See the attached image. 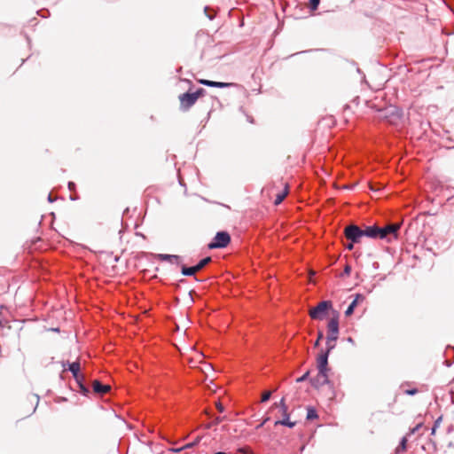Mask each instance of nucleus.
<instances>
[{
	"instance_id": "473e14b6",
	"label": "nucleus",
	"mask_w": 454,
	"mask_h": 454,
	"mask_svg": "<svg viewBox=\"0 0 454 454\" xmlns=\"http://www.w3.org/2000/svg\"><path fill=\"white\" fill-rule=\"evenodd\" d=\"M405 393L409 395H413L418 393V389L417 388L408 389L405 391Z\"/></svg>"
},
{
	"instance_id": "ea45409f",
	"label": "nucleus",
	"mask_w": 454,
	"mask_h": 454,
	"mask_svg": "<svg viewBox=\"0 0 454 454\" xmlns=\"http://www.w3.org/2000/svg\"><path fill=\"white\" fill-rule=\"evenodd\" d=\"M269 420H270L269 417L265 418L264 420L257 427V428L262 427Z\"/></svg>"
},
{
	"instance_id": "7c9ffc66",
	"label": "nucleus",
	"mask_w": 454,
	"mask_h": 454,
	"mask_svg": "<svg viewBox=\"0 0 454 454\" xmlns=\"http://www.w3.org/2000/svg\"><path fill=\"white\" fill-rule=\"evenodd\" d=\"M309 375V372H306L302 376H301L300 378H298V379L296 380V381H297V382H302V381H304V380H306L308 379Z\"/></svg>"
},
{
	"instance_id": "79ce46f5",
	"label": "nucleus",
	"mask_w": 454,
	"mask_h": 454,
	"mask_svg": "<svg viewBox=\"0 0 454 454\" xmlns=\"http://www.w3.org/2000/svg\"><path fill=\"white\" fill-rule=\"evenodd\" d=\"M48 201L49 202H52L53 201V199H52L51 194H49V196H48Z\"/></svg>"
},
{
	"instance_id": "f704fd0d",
	"label": "nucleus",
	"mask_w": 454,
	"mask_h": 454,
	"mask_svg": "<svg viewBox=\"0 0 454 454\" xmlns=\"http://www.w3.org/2000/svg\"><path fill=\"white\" fill-rule=\"evenodd\" d=\"M215 405H216V409H217L220 412H223V411H224V407H223V405L220 402L216 403V404H215Z\"/></svg>"
},
{
	"instance_id": "aec40b11",
	"label": "nucleus",
	"mask_w": 454,
	"mask_h": 454,
	"mask_svg": "<svg viewBox=\"0 0 454 454\" xmlns=\"http://www.w3.org/2000/svg\"><path fill=\"white\" fill-rule=\"evenodd\" d=\"M337 340H329L326 338V349L324 353L330 354V352L335 348V341Z\"/></svg>"
},
{
	"instance_id": "4468645a",
	"label": "nucleus",
	"mask_w": 454,
	"mask_h": 454,
	"mask_svg": "<svg viewBox=\"0 0 454 454\" xmlns=\"http://www.w3.org/2000/svg\"><path fill=\"white\" fill-rule=\"evenodd\" d=\"M359 300H364V296L360 294H357L356 295V298L354 299V301L348 305V307L347 308V309L345 311V315L347 317L353 314L354 309H355L356 306L357 305V302Z\"/></svg>"
},
{
	"instance_id": "bb28decb",
	"label": "nucleus",
	"mask_w": 454,
	"mask_h": 454,
	"mask_svg": "<svg viewBox=\"0 0 454 454\" xmlns=\"http://www.w3.org/2000/svg\"><path fill=\"white\" fill-rule=\"evenodd\" d=\"M270 396H271V392L270 391L264 392L262 394V402L265 403V402L269 401Z\"/></svg>"
},
{
	"instance_id": "72a5a7b5",
	"label": "nucleus",
	"mask_w": 454,
	"mask_h": 454,
	"mask_svg": "<svg viewBox=\"0 0 454 454\" xmlns=\"http://www.w3.org/2000/svg\"><path fill=\"white\" fill-rule=\"evenodd\" d=\"M225 419V417H216L215 419L214 424L218 425Z\"/></svg>"
},
{
	"instance_id": "0eeeda50",
	"label": "nucleus",
	"mask_w": 454,
	"mask_h": 454,
	"mask_svg": "<svg viewBox=\"0 0 454 454\" xmlns=\"http://www.w3.org/2000/svg\"><path fill=\"white\" fill-rule=\"evenodd\" d=\"M178 99L180 101V110L182 112L188 111L197 102L196 96L193 95L192 92L189 91L180 94Z\"/></svg>"
},
{
	"instance_id": "20e7f679",
	"label": "nucleus",
	"mask_w": 454,
	"mask_h": 454,
	"mask_svg": "<svg viewBox=\"0 0 454 454\" xmlns=\"http://www.w3.org/2000/svg\"><path fill=\"white\" fill-rule=\"evenodd\" d=\"M344 234L346 239L352 241V243H360L364 238L363 229L356 224H349L346 226L344 229Z\"/></svg>"
},
{
	"instance_id": "6e6552de",
	"label": "nucleus",
	"mask_w": 454,
	"mask_h": 454,
	"mask_svg": "<svg viewBox=\"0 0 454 454\" xmlns=\"http://www.w3.org/2000/svg\"><path fill=\"white\" fill-rule=\"evenodd\" d=\"M311 385L316 387L319 388L323 387L325 384L329 383L327 372H320L318 371L317 375L312 379H310Z\"/></svg>"
},
{
	"instance_id": "4be33fe9",
	"label": "nucleus",
	"mask_w": 454,
	"mask_h": 454,
	"mask_svg": "<svg viewBox=\"0 0 454 454\" xmlns=\"http://www.w3.org/2000/svg\"><path fill=\"white\" fill-rule=\"evenodd\" d=\"M442 417H439L434 423V426L431 429V434H434L435 431H436V428L440 426L441 422H442Z\"/></svg>"
},
{
	"instance_id": "6ab92c4d",
	"label": "nucleus",
	"mask_w": 454,
	"mask_h": 454,
	"mask_svg": "<svg viewBox=\"0 0 454 454\" xmlns=\"http://www.w3.org/2000/svg\"><path fill=\"white\" fill-rule=\"evenodd\" d=\"M407 441H408L407 436H403L401 439L400 443L395 450L396 453H399L400 451H404L406 450Z\"/></svg>"
},
{
	"instance_id": "2eb2a0df",
	"label": "nucleus",
	"mask_w": 454,
	"mask_h": 454,
	"mask_svg": "<svg viewBox=\"0 0 454 454\" xmlns=\"http://www.w3.org/2000/svg\"><path fill=\"white\" fill-rule=\"evenodd\" d=\"M235 85L236 84L231 83V82H215V81H212L210 83V87L220 88V89L229 88V87L235 86Z\"/></svg>"
},
{
	"instance_id": "dca6fc26",
	"label": "nucleus",
	"mask_w": 454,
	"mask_h": 454,
	"mask_svg": "<svg viewBox=\"0 0 454 454\" xmlns=\"http://www.w3.org/2000/svg\"><path fill=\"white\" fill-rule=\"evenodd\" d=\"M68 371L72 372V374H77L80 372V363L78 361L69 363L67 362Z\"/></svg>"
},
{
	"instance_id": "b1692460",
	"label": "nucleus",
	"mask_w": 454,
	"mask_h": 454,
	"mask_svg": "<svg viewBox=\"0 0 454 454\" xmlns=\"http://www.w3.org/2000/svg\"><path fill=\"white\" fill-rule=\"evenodd\" d=\"M320 0H309L310 9L315 11L319 5Z\"/></svg>"
},
{
	"instance_id": "5701e85b",
	"label": "nucleus",
	"mask_w": 454,
	"mask_h": 454,
	"mask_svg": "<svg viewBox=\"0 0 454 454\" xmlns=\"http://www.w3.org/2000/svg\"><path fill=\"white\" fill-rule=\"evenodd\" d=\"M192 93L196 96V98L198 99L200 97H202L206 94V90H204L203 88H200Z\"/></svg>"
},
{
	"instance_id": "9b49d317",
	"label": "nucleus",
	"mask_w": 454,
	"mask_h": 454,
	"mask_svg": "<svg viewBox=\"0 0 454 454\" xmlns=\"http://www.w3.org/2000/svg\"><path fill=\"white\" fill-rule=\"evenodd\" d=\"M93 391L97 394L104 395L110 391L109 385L102 384L98 380H94L92 383Z\"/></svg>"
},
{
	"instance_id": "f03ea898",
	"label": "nucleus",
	"mask_w": 454,
	"mask_h": 454,
	"mask_svg": "<svg viewBox=\"0 0 454 454\" xmlns=\"http://www.w3.org/2000/svg\"><path fill=\"white\" fill-rule=\"evenodd\" d=\"M400 227L401 225L399 223H390L384 227H380L379 239H386L388 242L397 239Z\"/></svg>"
},
{
	"instance_id": "e433bc0d",
	"label": "nucleus",
	"mask_w": 454,
	"mask_h": 454,
	"mask_svg": "<svg viewBox=\"0 0 454 454\" xmlns=\"http://www.w3.org/2000/svg\"><path fill=\"white\" fill-rule=\"evenodd\" d=\"M354 244H355V243H352V241H349V243H348V244H347L345 247H346V248H347L348 250L351 251V250H353V249H354Z\"/></svg>"
},
{
	"instance_id": "a18cd8bd",
	"label": "nucleus",
	"mask_w": 454,
	"mask_h": 454,
	"mask_svg": "<svg viewBox=\"0 0 454 454\" xmlns=\"http://www.w3.org/2000/svg\"><path fill=\"white\" fill-rule=\"evenodd\" d=\"M34 398L36 399L37 402L39 401V396L37 395H35Z\"/></svg>"
},
{
	"instance_id": "a878e982",
	"label": "nucleus",
	"mask_w": 454,
	"mask_h": 454,
	"mask_svg": "<svg viewBox=\"0 0 454 454\" xmlns=\"http://www.w3.org/2000/svg\"><path fill=\"white\" fill-rule=\"evenodd\" d=\"M79 386V388H80V391L82 394L83 395H87L89 393V389L88 387L83 384V382H80V384H78Z\"/></svg>"
},
{
	"instance_id": "4c0bfd02",
	"label": "nucleus",
	"mask_w": 454,
	"mask_h": 454,
	"mask_svg": "<svg viewBox=\"0 0 454 454\" xmlns=\"http://www.w3.org/2000/svg\"><path fill=\"white\" fill-rule=\"evenodd\" d=\"M74 380L77 382V384H80V382H83L84 377L82 374H80V377H77Z\"/></svg>"
},
{
	"instance_id": "a19ab883",
	"label": "nucleus",
	"mask_w": 454,
	"mask_h": 454,
	"mask_svg": "<svg viewBox=\"0 0 454 454\" xmlns=\"http://www.w3.org/2000/svg\"><path fill=\"white\" fill-rule=\"evenodd\" d=\"M184 449L181 448H177V449H172L171 450L174 451V452H179L181 450H183Z\"/></svg>"
},
{
	"instance_id": "412c9836",
	"label": "nucleus",
	"mask_w": 454,
	"mask_h": 454,
	"mask_svg": "<svg viewBox=\"0 0 454 454\" xmlns=\"http://www.w3.org/2000/svg\"><path fill=\"white\" fill-rule=\"evenodd\" d=\"M200 440H201V437H197L193 442H192L190 443H187L184 446H183L182 449L192 448V447L196 446L200 442Z\"/></svg>"
},
{
	"instance_id": "c9c22d12",
	"label": "nucleus",
	"mask_w": 454,
	"mask_h": 454,
	"mask_svg": "<svg viewBox=\"0 0 454 454\" xmlns=\"http://www.w3.org/2000/svg\"><path fill=\"white\" fill-rule=\"evenodd\" d=\"M350 272H351V267L349 265H346L345 268H344L343 273L345 275H349Z\"/></svg>"
},
{
	"instance_id": "f8f14e48",
	"label": "nucleus",
	"mask_w": 454,
	"mask_h": 454,
	"mask_svg": "<svg viewBox=\"0 0 454 454\" xmlns=\"http://www.w3.org/2000/svg\"><path fill=\"white\" fill-rule=\"evenodd\" d=\"M283 419L281 420L275 421V426L281 425L285 427H288L290 428L294 427L296 422L290 421V415L288 413V409L286 410V412H282Z\"/></svg>"
},
{
	"instance_id": "c85d7f7f",
	"label": "nucleus",
	"mask_w": 454,
	"mask_h": 454,
	"mask_svg": "<svg viewBox=\"0 0 454 454\" xmlns=\"http://www.w3.org/2000/svg\"><path fill=\"white\" fill-rule=\"evenodd\" d=\"M422 425H423L422 423H419L418 425H416L413 428H411L410 430L408 435L415 434L417 431H419L421 428Z\"/></svg>"
},
{
	"instance_id": "7ed1b4c3",
	"label": "nucleus",
	"mask_w": 454,
	"mask_h": 454,
	"mask_svg": "<svg viewBox=\"0 0 454 454\" xmlns=\"http://www.w3.org/2000/svg\"><path fill=\"white\" fill-rule=\"evenodd\" d=\"M230 242L231 236L227 231H218L207 247L209 249L224 248Z\"/></svg>"
},
{
	"instance_id": "ddd939ff",
	"label": "nucleus",
	"mask_w": 454,
	"mask_h": 454,
	"mask_svg": "<svg viewBox=\"0 0 454 454\" xmlns=\"http://www.w3.org/2000/svg\"><path fill=\"white\" fill-rule=\"evenodd\" d=\"M158 257L160 261H168L170 263L179 264L181 262V256L176 254H160Z\"/></svg>"
},
{
	"instance_id": "423d86ee",
	"label": "nucleus",
	"mask_w": 454,
	"mask_h": 454,
	"mask_svg": "<svg viewBox=\"0 0 454 454\" xmlns=\"http://www.w3.org/2000/svg\"><path fill=\"white\" fill-rule=\"evenodd\" d=\"M211 257L207 256L201 259L196 265L192 267H187L185 265L182 266L181 272L184 276H194L196 272L202 270L206 265H207L211 262Z\"/></svg>"
},
{
	"instance_id": "c03bdc74",
	"label": "nucleus",
	"mask_w": 454,
	"mask_h": 454,
	"mask_svg": "<svg viewBox=\"0 0 454 454\" xmlns=\"http://www.w3.org/2000/svg\"><path fill=\"white\" fill-rule=\"evenodd\" d=\"M214 454H227L226 452H223V451H218V452H215Z\"/></svg>"
},
{
	"instance_id": "2f4dec72",
	"label": "nucleus",
	"mask_w": 454,
	"mask_h": 454,
	"mask_svg": "<svg viewBox=\"0 0 454 454\" xmlns=\"http://www.w3.org/2000/svg\"><path fill=\"white\" fill-rule=\"evenodd\" d=\"M199 82H200V83H201V84H203L205 86L210 87V83H211L212 81L206 80V79H201Z\"/></svg>"
},
{
	"instance_id": "9d476101",
	"label": "nucleus",
	"mask_w": 454,
	"mask_h": 454,
	"mask_svg": "<svg viewBox=\"0 0 454 454\" xmlns=\"http://www.w3.org/2000/svg\"><path fill=\"white\" fill-rule=\"evenodd\" d=\"M379 231L380 227L377 225L366 226L364 230H363L364 237H367L370 239H379Z\"/></svg>"
},
{
	"instance_id": "1a4fd4ad",
	"label": "nucleus",
	"mask_w": 454,
	"mask_h": 454,
	"mask_svg": "<svg viewBox=\"0 0 454 454\" xmlns=\"http://www.w3.org/2000/svg\"><path fill=\"white\" fill-rule=\"evenodd\" d=\"M329 354L322 352L317 357V370L320 372H327Z\"/></svg>"
},
{
	"instance_id": "c756f323",
	"label": "nucleus",
	"mask_w": 454,
	"mask_h": 454,
	"mask_svg": "<svg viewBox=\"0 0 454 454\" xmlns=\"http://www.w3.org/2000/svg\"><path fill=\"white\" fill-rule=\"evenodd\" d=\"M279 406L282 411V412H286V410H287V405L286 404L285 398H282L279 402Z\"/></svg>"
},
{
	"instance_id": "cd10ccee",
	"label": "nucleus",
	"mask_w": 454,
	"mask_h": 454,
	"mask_svg": "<svg viewBox=\"0 0 454 454\" xmlns=\"http://www.w3.org/2000/svg\"><path fill=\"white\" fill-rule=\"evenodd\" d=\"M209 11H210V8H209L208 6H206V7L204 8V12H205L206 16H207L210 20H214V18H215V14H214V13H210V12H209Z\"/></svg>"
},
{
	"instance_id": "393cba45",
	"label": "nucleus",
	"mask_w": 454,
	"mask_h": 454,
	"mask_svg": "<svg viewBox=\"0 0 454 454\" xmlns=\"http://www.w3.org/2000/svg\"><path fill=\"white\" fill-rule=\"evenodd\" d=\"M324 337V333L322 331H318L317 333V338L314 343V347H318L319 346V343H320V340L323 339Z\"/></svg>"
},
{
	"instance_id": "58836bf2",
	"label": "nucleus",
	"mask_w": 454,
	"mask_h": 454,
	"mask_svg": "<svg viewBox=\"0 0 454 454\" xmlns=\"http://www.w3.org/2000/svg\"><path fill=\"white\" fill-rule=\"evenodd\" d=\"M74 187H75L74 183H73V182H69V183H68V189H69L70 191H73V190L74 189Z\"/></svg>"
},
{
	"instance_id": "39448f33",
	"label": "nucleus",
	"mask_w": 454,
	"mask_h": 454,
	"mask_svg": "<svg viewBox=\"0 0 454 454\" xmlns=\"http://www.w3.org/2000/svg\"><path fill=\"white\" fill-rule=\"evenodd\" d=\"M333 316L330 318L327 324V339L337 340L339 337V313L336 310H333Z\"/></svg>"
},
{
	"instance_id": "37998d69",
	"label": "nucleus",
	"mask_w": 454,
	"mask_h": 454,
	"mask_svg": "<svg viewBox=\"0 0 454 454\" xmlns=\"http://www.w3.org/2000/svg\"><path fill=\"white\" fill-rule=\"evenodd\" d=\"M73 377L76 379L77 377H80V372H77V374H73Z\"/></svg>"
},
{
	"instance_id": "a211bd4d",
	"label": "nucleus",
	"mask_w": 454,
	"mask_h": 454,
	"mask_svg": "<svg viewBox=\"0 0 454 454\" xmlns=\"http://www.w3.org/2000/svg\"><path fill=\"white\" fill-rule=\"evenodd\" d=\"M318 416H317V411L313 408V407H309L307 409V416H306V419L308 420H311V419H317Z\"/></svg>"
},
{
	"instance_id": "49530a36",
	"label": "nucleus",
	"mask_w": 454,
	"mask_h": 454,
	"mask_svg": "<svg viewBox=\"0 0 454 454\" xmlns=\"http://www.w3.org/2000/svg\"><path fill=\"white\" fill-rule=\"evenodd\" d=\"M348 342L353 341L352 338H350V337L348 339Z\"/></svg>"
},
{
	"instance_id": "f3484780",
	"label": "nucleus",
	"mask_w": 454,
	"mask_h": 454,
	"mask_svg": "<svg viewBox=\"0 0 454 454\" xmlns=\"http://www.w3.org/2000/svg\"><path fill=\"white\" fill-rule=\"evenodd\" d=\"M287 193H288L287 188H286V190L284 192L278 193L274 200V204L279 205L284 200V199L286 198Z\"/></svg>"
},
{
	"instance_id": "f257e3e1",
	"label": "nucleus",
	"mask_w": 454,
	"mask_h": 454,
	"mask_svg": "<svg viewBox=\"0 0 454 454\" xmlns=\"http://www.w3.org/2000/svg\"><path fill=\"white\" fill-rule=\"evenodd\" d=\"M333 309V302L331 301H320L316 307L311 308L309 311V317L314 320H324L328 310Z\"/></svg>"
}]
</instances>
